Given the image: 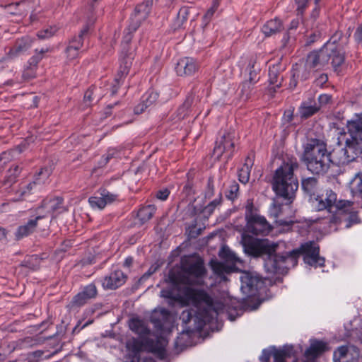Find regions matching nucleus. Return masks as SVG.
<instances>
[{"label":"nucleus","mask_w":362,"mask_h":362,"mask_svg":"<svg viewBox=\"0 0 362 362\" xmlns=\"http://www.w3.org/2000/svg\"><path fill=\"white\" fill-rule=\"evenodd\" d=\"M182 269L186 274L184 284L187 285H185L177 294L168 290H162L161 296L174 299L182 304L193 305L197 310L182 311L180 319L185 324H187L192 320L194 322L198 320V325L195 327L201 329L217 315L213 306L212 299L209 294L204 290L195 289L189 286L202 284V278L204 276L206 269L201 260L186 263L183 264Z\"/></svg>","instance_id":"f257e3e1"},{"label":"nucleus","mask_w":362,"mask_h":362,"mask_svg":"<svg viewBox=\"0 0 362 362\" xmlns=\"http://www.w3.org/2000/svg\"><path fill=\"white\" fill-rule=\"evenodd\" d=\"M242 245L245 253L253 257L264 256V267L267 272L284 274L297 264L300 253L304 255L305 263L317 267H322L325 259L319 256V246L315 242L303 244L299 250H294L286 255L275 253L277 243L268 240L255 239L246 234L242 235Z\"/></svg>","instance_id":"f03ea898"},{"label":"nucleus","mask_w":362,"mask_h":362,"mask_svg":"<svg viewBox=\"0 0 362 362\" xmlns=\"http://www.w3.org/2000/svg\"><path fill=\"white\" fill-rule=\"evenodd\" d=\"M348 132L344 134V146L334 151L337 165H345L362 153V114L347 122Z\"/></svg>","instance_id":"7ed1b4c3"},{"label":"nucleus","mask_w":362,"mask_h":362,"mask_svg":"<svg viewBox=\"0 0 362 362\" xmlns=\"http://www.w3.org/2000/svg\"><path fill=\"white\" fill-rule=\"evenodd\" d=\"M302 160L308 170L314 174H325L330 167L332 160L326 143L320 139H308L303 146Z\"/></svg>","instance_id":"20e7f679"},{"label":"nucleus","mask_w":362,"mask_h":362,"mask_svg":"<svg viewBox=\"0 0 362 362\" xmlns=\"http://www.w3.org/2000/svg\"><path fill=\"white\" fill-rule=\"evenodd\" d=\"M313 206L318 211L328 210L338 214H347L342 221L345 223V228H349L352 225L359 223L357 213L354 211V203L349 200H337V194L332 189H326L320 195L314 196L311 199Z\"/></svg>","instance_id":"39448f33"},{"label":"nucleus","mask_w":362,"mask_h":362,"mask_svg":"<svg viewBox=\"0 0 362 362\" xmlns=\"http://www.w3.org/2000/svg\"><path fill=\"white\" fill-rule=\"evenodd\" d=\"M298 168V163L296 160H289L276 170L273 177V190L289 203L293 202L298 189V179L293 175V171Z\"/></svg>","instance_id":"423d86ee"},{"label":"nucleus","mask_w":362,"mask_h":362,"mask_svg":"<svg viewBox=\"0 0 362 362\" xmlns=\"http://www.w3.org/2000/svg\"><path fill=\"white\" fill-rule=\"evenodd\" d=\"M330 60L335 71L344 61V52L337 42V36L332 37L320 50L311 52L307 57L305 67L309 71L319 70Z\"/></svg>","instance_id":"0eeeda50"},{"label":"nucleus","mask_w":362,"mask_h":362,"mask_svg":"<svg viewBox=\"0 0 362 362\" xmlns=\"http://www.w3.org/2000/svg\"><path fill=\"white\" fill-rule=\"evenodd\" d=\"M246 225L245 232L255 235H267L272 230L264 216H261L254 206L252 200H247L245 213Z\"/></svg>","instance_id":"6e6552de"},{"label":"nucleus","mask_w":362,"mask_h":362,"mask_svg":"<svg viewBox=\"0 0 362 362\" xmlns=\"http://www.w3.org/2000/svg\"><path fill=\"white\" fill-rule=\"evenodd\" d=\"M219 256L225 262L211 261V267L215 274L221 276L223 280H226V274H229L236 269V264L241 261L236 255L228 247H222L219 252Z\"/></svg>","instance_id":"1a4fd4ad"},{"label":"nucleus","mask_w":362,"mask_h":362,"mask_svg":"<svg viewBox=\"0 0 362 362\" xmlns=\"http://www.w3.org/2000/svg\"><path fill=\"white\" fill-rule=\"evenodd\" d=\"M240 289L243 293L250 296L264 287V281L257 274L251 272H243L240 276Z\"/></svg>","instance_id":"9d476101"},{"label":"nucleus","mask_w":362,"mask_h":362,"mask_svg":"<svg viewBox=\"0 0 362 362\" xmlns=\"http://www.w3.org/2000/svg\"><path fill=\"white\" fill-rule=\"evenodd\" d=\"M151 320L154 327L160 331V334L168 333L171 331L173 317L166 309H156L151 316Z\"/></svg>","instance_id":"9b49d317"},{"label":"nucleus","mask_w":362,"mask_h":362,"mask_svg":"<svg viewBox=\"0 0 362 362\" xmlns=\"http://www.w3.org/2000/svg\"><path fill=\"white\" fill-rule=\"evenodd\" d=\"M152 4L153 0H146L136 6L131 16L130 22V28L133 31H136L141 23L147 18L151 12Z\"/></svg>","instance_id":"f8f14e48"},{"label":"nucleus","mask_w":362,"mask_h":362,"mask_svg":"<svg viewBox=\"0 0 362 362\" xmlns=\"http://www.w3.org/2000/svg\"><path fill=\"white\" fill-rule=\"evenodd\" d=\"M359 357V351L354 346H341L334 351V362H355Z\"/></svg>","instance_id":"ddd939ff"},{"label":"nucleus","mask_w":362,"mask_h":362,"mask_svg":"<svg viewBox=\"0 0 362 362\" xmlns=\"http://www.w3.org/2000/svg\"><path fill=\"white\" fill-rule=\"evenodd\" d=\"M117 198V195L102 189L98 195L90 197L88 202L93 209H103L106 205L112 204Z\"/></svg>","instance_id":"4468645a"},{"label":"nucleus","mask_w":362,"mask_h":362,"mask_svg":"<svg viewBox=\"0 0 362 362\" xmlns=\"http://www.w3.org/2000/svg\"><path fill=\"white\" fill-rule=\"evenodd\" d=\"M128 356L131 359L129 362H139L140 352L142 349L141 343L136 339L131 338L126 343ZM129 362V361H126ZM143 362H156L152 358H146Z\"/></svg>","instance_id":"2eb2a0df"},{"label":"nucleus","mask_w":362,"mask_h":362,"mask_svg":"<svg viewBox=\"0 0 362 362\" xmlns=\"http://www.w3.org/2000/svg\"><path fill=\"white\" fill-rule=\"evenodd\" d=\"M198 64L197 62L190 57L180 59L175 66V71L178 76H191L197 71Z\"/></svg>","instance_id":"dca6fc26"},{"label":"nucleus","mask_w":362,"mask_h":362,"mask_svg":"<svg viewBox=\"0 0 362 362\" xmlns=\"http://www.w3.org/2000/svg\"><path fill=\"white\" fill-rule=\"evenodd\" d=\"M235 143L233 141V136L230 134L223 135L221 140L217 142L216 146L214 148V155L216 158H219L223 153H228L230 156L232 154L233 148H234Z\"/></svg>","instance_id":"f3484780"},{"label":"nucleus","mask_w":362,"mask_h":362,"mask_svg":"<svg viewBox=\"0 0 362 362\" xmlns=\"http://www.w3.org/2000/svg\"><path fill=\"white\" fill-rule=\"evenodd\" d=\"M126 276L121 270H116L106 276L103 282L105 288L116 289L124 284Z\"/></svg>","instance_id":"a211bd4d"},{"label":"nucleus","mask_w":362,"mask_h":362,"mask_svg":"<svg viewBox=\"0 0 362 362\" xmlns=\"http://www.w3.org/2000/svg\"><path fill=\"white\" fill-rule=\"evenodd\" d=\"M88 25H86L83 29L81 31L80 34L72 39L70 42L69 45L67 47L66 52L67 54V57L69 59H74L78 55V49L83 45V37L85 34L88 33Z\"/></svg>","instance_id":"6ab92c4d"},{"label":"nucleus","mask_w":362,"mask_h":362,"mask_svg":"<svg viewBox=\"0 0 362 362\" xmlns=\"http://www.w3.org/2000/svg\"><path fill=\"white\" fill-rule=\"evenodd\" d=\"M62 202V199L59 197L53 199H46L43 201L40 209H45L47 214H59L65 211Z\"/></svg>","instance_id":"aec40b11"},{"label":"nucleus","mask_w":362,"mask_h":362,"mask_svg":"<svg viewBox=\"0 0 362 362\" xmlns=\"http://www.w3.org/2000/svg\"><path fill=\"white\" fill-rule=\"evenodd\" d=\"M122 59L117 75L115 81L119 85V82L129 74V68L132 66L134 55L132 52L126 53Z\"/></svg>","instance_id":"412c9836"},{"label":"nucleus","mask_w":362,"mask_h":362,"mask_svg":"<svg viewBox=\"0 0 362 362\" xmlns=\"http://www.w3.org/2000/svg\"><path fill=\"white\" fill-rule=\"evenodd\" d=\"M122 59L117 75L115 81L119 85V82L129 74V68L132 66L134 55L132 52L126 53Z\"/></svg>","instance_id":"4be33fe9"},{"label":"nucleus","mask_w":362,"mask_h":362,"mask_svg":"<svg viewBox=\"0 0 362 362\" xmlns=\"http://www.w3.org/2000/svg\"><path fill=\"white\" fill-rule=\"evenodd\" d=\"M197 100L194 95L190 94L187 95L182 105L178 107L175 112L177 120L182 119L187 116L192 110L193 104Z\"/></svg>","instance_id":"5701e85b"},{"label":"nucleus","mask_w":362,"mask_h":362,"mask_svg":"<svg viewBox=\"0 0 362 362\" xmlns=\"http://www.w3.org/2000/svg\"><path fill=\"white\" fill-rule=\"evenodd\" d=\"M45 216V214H39L35 218V219H31L28 221L26 224L20 226L16 232L17 238H22L33 233L37 226V221L42 219Z\"/></svg>","instance_id":"b1692460"},{"label":"nucleus","mask_w":362,"mask_h":362,"mask_svg":"<svg viewBox=\"0 0 362 362\" xmlns=\"http://www.w3.org/2000/svg\"><path fill=\"white\" fill-rule=\"evenodd\" d=\"M33 6H30V1L27 0L21 1L15 4H11L5 7V12L11 14L23 15L28 13Z\"/></svg>","instance_id":"393cba45"},{"label":"nucleus","mask_w":362,"mask_h":362,"mask_svg":"<svg viewBox=\"0 0 362 362\" xmlns=\"http://www.w3.org/2000/svg\"><path fill=\"white\" fill-rule=\"evenodd\" d=\"M283 30L281 21L278 18L268 21L262 27V33L269 37L275 35Z\"/></svg>","instance_id":"a878e982"},{"label":"nucleus","mask_w":362,"mask_h":362,"mask_svg":"<svg viewBox=\"0 0 362 362\" xmlns=\"http://www.w3.org/2000/svg\"><path fill=\"white\" fill-rule=\"evenodd\" d=\"M129 328L143 338L147 337L150 333V329L146 322L139 319H132L129 322Z\"/></svg>","instance_id":"bb28decb"},{"label":"nucleus","mask_w":362,"mask_h":362,"mask_svg":"<svg viewBox=\"0 0 362 362\" xmlns=\"http://www.w3.org/2000/svg\"><path fill=\"white\" fill-rule=\"evenodd\" d=\"M282 68L281 64H274L269 67V81L271 84L274 85L275 87L279 88L281 86L283 76L281 74Z\"/></svg>","instance_id":"cd10ccee"},{"label":"nucleus","mask_w":362,"mask_h":362,"mask_svg":"<svg viewBox=\"0 0 362 362\" xmlns=\"http://www.w3.org/2000/svg\"><path fill=\"white\" fill-rule=\"evenodd\" d=\"M327 349V344L322 341L315 340L311 342L310 347L305 351V356L316 357Z\"/></svg>","instance_id":"c85d7f7f"},{"label":"nucleus","mask_w":362,"mask_h":362,"mask_svg":"<svg viewBox=\"0 0 362 362\" xmlns=\"http://www.w3.org/2000/svg\"><path fill=\"white\" fill-rule=\"evenodd\" d=\"M302 189L310 195V199L315 196V192L317 188V181L315 177H308L302 180Z\"/></svg>","instance_id":"c756f323"},{"label":"nucleus","mask_w":362,"mask_h":362,"mask_svg":"<svg viewBox=\"0 0 362 362\" xmlns=\"http://www.w3.org/2000/svg\"><path fill=\"white\" fill-rule=\"evenodd\" d=\"M260 71V66L257 62V57L252 56L248 61L246 71L248 72L249 77L252 81H257V74Z\"/></svg>","instance_id":"7c9ffc66"},{"label":"nucleus","mask_w":362,"mask_h":362,"mask_svg":"<svg viewBox=\"0 0 362 362\" xmlns=\"http://www.w3.org/2000/svg\"><path fill=\"white\" fill-rule=\"evenodd\" d=\"M33 42V40L31 37H23L16 42L14 49L11 52L14 51L16 54L23 53L31 47Z\"/></svg>","instance_id":"2f4dec72"},{"label":"nucleus","mask_w":362,"mask_h":362,"mask_svg":"<svg viewBox=\"0 0 362 362\" xmlns=\"http://www.w3.org/2000/svg\"><path fill=\"white\" fill-rule=\"evenodd\" d=\"M318 110L319 107L315 103L313 105L311 103H308L305 102L299 107L298 112L301 117L308 118L317 112Z\"/></svg>","instance_id":"473e14b6"},{"label":"nucleus","mask_w":362,"mask_h":362,"mask_svg":"<svg viewBox=\"0 0 362 362\" xmlns=\"http://www.w3.org/2000/svg\"><path fill=\"white\" fill-rule=\"evenodd\" d=\"M50 172L48 169H42L37 176L35 178V180L28 185L27 189L30 192L33 187H36L37 186H40L42 184H44L46 181V180L49 176Z\"/></svg>","instance_id":"72a5a7b5"},{"label":"nucleus","mask_w":362,"mask_h":362,"mask_svg":"<svg viewBox=\"0 0 362 362\" xmlns=\"http://www.w3.org/2000/svg\"><path fill=\"white\" fill-rule=\"evenodd\" d=\"M349 187L353 194H362V173H358L351 179Z\"/></svg>","instance_id":"f704fd0d"},{"label":"nucleus","mask_w":362,"mask_h":362,"mask_svg":"<svg viewBox=\"0 0 362 362\" xmlns=\"http://www.w3.org/2000/svg\"><path fill=\"white\" fill-rule=\"evenodd\" d=\"M156 208L153 205L142 207L138 211V217L142 223L149 221L155 214Z\"/></svg>","instance_id":"c9c22d12"},{"label":"nucleus","mask_w":362,"mask_h":362,"mask_svg":"<svg viewBox=\"0 0 362 362\" xmlns=\"http://www.w3.org/2000/svg\"><path fill=\"white\" fill-rule=\"evenodd\" d=\"M251 160L247 158L246 160V163L244 165L240 168L238 173L239 180L242 183H247L250 178V166H251Z\"/></svg>","instance_id":"e433bc0d"},{"label":"nucleus","mask_w":362,"mask_h":362,"mask_svg":"<svg viewBox=\"0 0 362 362\" xmlns=\"http://www.w3.org/2000/svg\"><path fill=\"white\" fill-rule=\"evenodd\" d=\"M189 15V8L182 7L177 13V18L174 23L175 28L177 29L182 26L184 23L187 20Z\"/></svg>","instance_id":"4c0bfd02"},{"label":"nucleus","mask_w":362,"mask_h":362,"mask_svg":"<svg viewBox=\"0 0 362 362\" xmlns=\"http://www.w3.org/2000/svg\"><path fill=\"white\" fill-rule=\"evenodd\" d=\"M49 51V49L47 47L46 48H42L39 52L37 49L35 50V54L33 55L28 61V64L30 65V69H32L33 67H35L39 62L42 59L43 54Z\"/></svg>","instance_id":"58836bf2"},{"label":"nucleus","mask_w":362,"mask_h":362,"mask_svg":"<svg viewBox=\"0 0 362 362\" xmlns=\"http://www.w3.org/2000/svg\"><path fill=\"white\" fill-rule=\"evenodd\" d=\"M134 31L130 28V25L128 28L125 30L124 35L122 40V54H125L128 53L127 45L131 42L132 37V33Z\"/></svg>","instance_id":"ea45409f"},{"label":"nucleus","mask_w":362,"mask_h":362,"mask_svg":"<svg viewBox=\"0 0 362 362\" xmlns=\"http://www.w3.org/2000/svg\"><path fill=\"white\" fill-rule=\"evenodd\" d=\"M239 185L233 182L229 186L226 191V195L230 200H234L238 194Z\"/></svg>","instance_id":"a19ab883"},{"label":"nucleus","mask_w":362,"mask_h":362,"mask_svg":"<svg viewBox=\"0 0 362 362\" xmlns=\"http://www.w3.org/2000/svg\"><path fill=\"white\" fill-rule=\"evenodd\" d=\"M257 81H252L250 78L249 77L248 81H245L242 84V88H241V93L243 95L245 96L246 98H247L252 90V86L254 83H255Z\"/></svg>","instance_id":"79ce46f5"},{"label":"nucleus","mask_w":362,"mask_h":362,"mask_svg":"<svg viewBox=\"0 0 362 362\" xmlns=\"http://www.w3.org/2000/svg\"><path fill=\"white\" fill-rule=\"evenodd\" d=\"M158 95L156 92L154 91H148L146 94L143 97V101L145 103L148 107L153 105L158 99Z\"/></svg>","instance_id":"37998d69"},{"label":"nucleus","mask_w":362,"mask_h":362,"mask_svg":"<svg viewBox=\"0 0 362 362\" xmlns=\"http://www.w3.org/2000/svg\"><path fill=\"white\" fill-rule=\"evenodd\" d=\"M88 300V298L81 291L74 297L71 304L74 306H81L86 303Z\"/></svg>","instance_id":"c03bdc74"},{"label":"nucleus","mask_w":362,"mask_h":362,"mask_svg":"<svg viewBox=\"0 0 362 362\" xmlns=\"http://www.w3.org/2000/svg\"><path fill=\"white\" fill-rule=\"evenodd\" d=\"M82 293H84L85 296H86L88 300L94 298L97 294L96 287L93 284H89L82 291Z\"/></svg>","instance_id":"a18cd8bd"},{"label":"nucleus","mask_w":362,"mask_h":362,"mask_svg":"<svg viewBox=\"0 0 362 362\" xmlns=\"http://www.w3.org/2000/svg\"><path fill=\"white\" fill-rule=\"evenodd\" d=\"M56 31H57V29L54 28H47L45 30L40 31L37 33V37L40 39H47V38H49V37H52V35H54V34L56 33Z\"/></svg>","instance_id":"49530a36"},{"label":"nucleus","mask_w":362,"mask_h":362,"mask_svg":"<svg viewBox=\"0 0 362 362\" xmlns=\"http://www.w3.org/2000/svg\"><path fill=\"white\" fill-rule=\"evenodd\" d=\"M272 355L274 362H284L288 354L285 350H279L275 351Z\"/></svg>","instance_id":"de8ad7c7"},{"label":"nucleus","mask_w":362,"mask_h":362,"mask_svg":"<svg viewBox=\"0 0 362 362\" xmlns=\"http://www.w3.org/2000/svg\"><path fill=\"white\" fill-rule=\"evenodd\" d=\"M219 6L218 0L214 1L212 6L206 11L204 19L209 21Z\"/></svg>","instance_id":"09e8293b"},{"label":"nucleus","mask_w":362,"mask_h":362,"mask_svg":"<svg viewBox=\"0 0 362 362\" xmlns=\"http://www.w3.org/2000/svg\"><path fill=\"white\" fill-rule=\"evenodd\" d=\"M93 90L94 88H90L85 93L83 100L86 106H89L92 103Z\"/></svg>","instance_id":"8fccbe9b"},{"label":"nucleus","mask_w":362,"mask_h":362,"mask_svg":"<svg viewBox=\"0 0 362 362\" xmlns=\"http://www.w3.org/2000/svg\"><path fill=\"white\" fill-rule=\"evenodd\" d=\"M18 175V168L16 166L13 170V173L4 182V185H11L12 183L15 182V180Z\"/></svg>","instance_id":"3c124183"},{"label":"nucleus","mask_w":362,"mask_h":362,"mask_svg":"<svg viewBox=\"0 0 362 362\" xmlns=\"http://www.w3.org/2000/svg\"><path fill=\"white\" fill-rule=\"evenodd\" d=\"M169 194L170 191L168 189H163L157 192L156 197L161 201H165L168 199Z\"/></svg>","instance_id":"603ef678"},{"label":"nucleus","mask_w":362,"mask_h":362,"mask_svg":"<svg viewBox=\"0 0 362 362\" xmlns=\"http://www.w3.org/2000/svg\"><path fill=\"white\" fill-rule=\"evenodd\" d=\"M293 112L291 110H287L284 112L283 115V122L284 124L289 123L293 120Z\"/></svg>","instance_id":"864d4df0"},{"label":"nucleus","mask_w":362,"mask_h":362,"mask_svg":"<svg viewBox=\"0 0 362 362\" xmlns=\"http://www.w3.org/2000/svg\"><path fill=\"white\" fill-rule=\"evenodd\" d=\"M281 206L274 204L269 210L271 216L278 218L280 215Z\"/></svg>","instance_id":"5fc2aeb1"},{"label":"nucleus","mask_w":362,"mask_h":362,"mask_svg":"<svg viewBox=\"0 0 362 362\" xmlns=\"http://www.w3.org/2000/svg\"><path fill=\"white\" fill-rule=\"evenodd\" d=\"M354 38L358 42H362V23L357 27L354 33Z\"/></svg>","instance_id":"6e6d98bb"},{"label":"nucleus","mask_w":362,"mask_h":362,"mask_svg":"<svg viewBox=\"0 0 362 362\" xmlns=\"http://www.w3.org/2000/svg\"><path fill=\"white\" fill-rule=\"evenodd\" d=\"M156 270V267H151L149 268L148 272H146L144 275L141 277L140 281H146L149 276H151Z\"/></svg>","instance_id":"4d7b16f0"},{"label":"nucleus","mask_w":362,"mask_h":362,"mask_svg":"<svg viewBox=\"0 0 362 362\" xmlns=\"http://www.w3.org/2000/svg\"><path fill=\"white\" fill-rule=\"evenodd\" d=\"M147 107H148V105L145 103H144V101L142 100L141 103L139 104L137 106L135 107L134 112L136 114H141Z\"/></svg>","instance_id":"13d9d810"},{"label":"nucleus","mask_w":362,"mask_h":362,"mask_svg":"<svg viewBox=\"0 0 362 362\" xmlns=\"http://www.w3.org/2000/svg\"><path fill=\"white\" fill-rule=\"evenodd\" d=\"M327 76L325 74H321L315 81L317 86H322L327 81Z\"/></svg>","instance_id":"bf43d9fd"},{"label":"nucleus","mask_w":362,"mask_h":362,"mask_svg":"<svg viewBox=\"0 0 362 362\" xmlns=\"http://www.w3.org/2000/svg\"><path fill=\"white\" fill-rule=\"evenodd\" d=\"M320 104H327L331 100V97L327 94L320 95L318 98Z\"/></svg>","instance_id":"052dcab7"},{"label":"nucleus","mask_w":362,"mask_h":362,"mask_svg":"<svg viewBox=\"0 0 362 362\" xmlns=\"http://www.w3.org/2000/svg\"><path fill=\"white\" fill-rule=\"evenodd\" d=\"M216 207L213 206V204H209L205 208H204V213L207 214H211L214 212Z\"/></svg>","instance_id":"680f3d73"},{"label":"nucleus","mask_w":362,"mask_h":362,"mask_svg":"<svg viewBox=\"0 0 362 362\" xmlns=\"http://www.w3.org/2000/svg\"><path fill=\"white\" fill-rule=\"evenodd\" d=\"M319 13H320L319 7L316 5L315 8L312 11L311 18L313 20H315L318 17Z\"/></svg>","instance_id":"e2e57ef3"},{"label":"nucleus","mask_w":362,"mask_h":362,"mask_svg":"<svg viewBox=\"0 0 362 362\" xmlns=\"http://www.w3.org/2000/svg\"><path fill=\"white\" fill-rule=\"evenodd\" d=\"M270 358V354L266 351L262 353V355L260 356V359L262 362H268Z\"/></svg>","instance_id":"0e129e2a"},{"label":"nucleus","mask_w":362,"mask_h":362,"mask_svg":"<svg viewBox=\"0 0 362 362\" xmlns=\"http://www.w3.org/2000/svg\"><path fill=\"white\" fill-rule=\"evenodd\" d=\"M132 262H133L132 257H128L125 259V260L124 262V266L127 267H129L132 264Z\"/></svg>","instance_id":"69168bd1"},{"label":"nucleus","mask_w":362,"mask_h":362,"mask_svg":"<svg viewBox=\"0 0 362 362\" xmlns=\"http://www.w3.org/2000/svg\"><path fill=\"white\" fill-rule=\"evenodd\" d=\"M299 24L298 20H293L291 23L290 29H296L298 28Z\"/></svg>","instance_id":"338daca9"},{"label":"nucleus","mask_w":362,"mask_h":362,"mask_svg":"<svg viewBox=\"0 0 362 362\" xmlns=\"http://www.w3.org/2000/svg\"><path fill=\"white\" fill-rule=\"evenodd\" d=\"M305 7H306V3L305 2H304V3L301 4H298V8H297L298 13H303V9Z\"/></svg>","instance_id":"774afa93"}]
</instances>
